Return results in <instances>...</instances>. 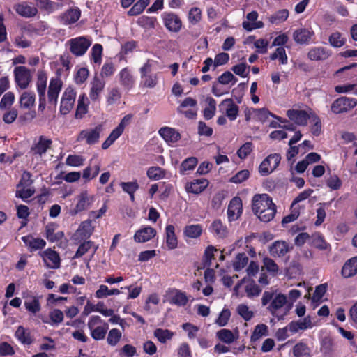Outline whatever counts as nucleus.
<instances>
[{
	"instance_id": "obj_1",
	"label": "nucleus",
	"mask_w": 357,
	"mask_h": 357,
	"mask_svg": "<svg viewBox=\"0 0 357 357\" xmlns=\"http://www.w3.org/2000/svg\"><path fill=\"white\" fill-rule=\"evenodd\" d=\"M268 303L267 310L278 321L284 320L292 307L291 304H287L286 295L279 293L274 296L273 292L266 291L261 298V304L266 306Z\"/></svg>"
},
{
	"instance_id": "obj_2",
	"label": "nucleus",
	"mask_w": 357,
	"mask_h": 357,
	"mask_svg": "<svg viewBox=\"0 0 357 357\" xmlns=\"http://www.w3.org/2000/svg\"><path fill=\"white\" fill-rule=\"evenodd\" d=\"M252 210L261 221L268 222L275 215L276 206L268 195L257 194L252 197Z\"/></svg>"
},
{
	"instance_id": "obj_3",
	"label": "nucleus",
	"mask_w": 357,
	"mask_h": 357,
	"mask_svg": "<svg viewBox=\"0 0 357 357\" xmlns=\"http://www.w3.org/2000/svg\"><path fill=\"white\" fill-rule=\"evenodd\" d=\"M61 69L56 70V76L50 79L46 100V95H38L39 105L38 110L43 111L47 105L49 107L56 108L58 102V98L63 87V81L61 79Z\"/></svg>"
},
{
	"instance_id": "obj_4",
	"label": "nucleus",
	"mask_w": 357,
	"mask_h": 357,
	"mask_svg": "<svg viewBox=\"0 0 357 357\" xmlns=\"http://www.w3.org/2000/svg\"><path fill=\"white\" fill-rule=\"evenodd\" d=\"M87 326L93 339L96 341L105 339L109 326L106 322H104L100 316H91L89 319Z\"/></svg>"
},
{
	"instance_id": "obj_5",
	"label": "nucleus",
	"mask_w": 357,
	"mask_h": 357,
	"mask_svg": "<svg viewBox=\"0 0 357 357\" xmlns=\"http://www.w3.org/2000/svg\"><path fill=\"white\" fill-rule=\"evenodd\" d=\"M102 130L103 126L102 124H98L93 128L82 130L78 134L77 141H85L88 145L96 144L98 142Z\"/></svg>"
},
{
	"instance_id": "obj_6",
	"label": "nucleus",
	"mask_w": 357,
	"mask_h": 357,
	"mask_svg": "<svg viewBox=\"0 0 357 357\" xmlns=\"http://www.w3.org/2000/svg\"><path fill=\"white\" fill-rule=\"evenodd\" d=\"M77 93L75 89L69 86L63 91L60 102V113L66 115L72 110L76 99Z\"/></svg>"
},
{
	"instance_id": "obj_7",
	"label": "nucleus",
	"mask_w": 357,
	"mask_h": 357,
	"mask_svg": "<svg viewBox=\"0 0 357 357\" xmlns=\"http://www.w3.org/2000/svg\"><path fill=\"white\" fill-rule=\"evenodd\" d=\"M165 27L170 32L178 33L182 28V20L176 13L171 11H165L161 14Z\"/></svg>"
},
{
	"instance_id": "obj_8",
	"label": "nucleus",
	"mask_w": 357,
	"mask_h": 357,
	"mask_svg": "<svg viewBox=\"0 0 357 357\" xmlns=\"http://www.w3.org/2000/svg\"><path fill=\"white\" fill-rule=\"evenodd\" d=\"M357 105V100L354 98L342 96L337 98L331 106V111L335 114L347 112Z\"/></svg>"
},
{
	"instance_id": "obj_9",
	"label": "nucleus",
	"mask_w": 357,
	"mask_h": 357,
	"mask_svg": "<svg viewBox=\"0 0 357 357\" xmlns=\"http://www.w3.org/2000/svg\"><path fill=\"white\" fill-rule=\"evenodd\" d=\"M14 79L15 84L21 89H26L31 82V71L26 66H20L14 68Z\"/></svg>"
},
{
	"instance_id": "obj_10",
	"label": "nucleus",
	"mask_w": 357,
	"mask_h": 357,
	"mask_svg": "<svg viewBox=\"0 0 357 357\" xmlns=\"http://www.w3.org/2000/svg\"><path fill=\"white\" fill-rule=\"evenodd\" d=\"M280 160L281 156L279 153L270 154L259 165V174L261 176L270 174L278 167Z\"/></svg>"
},
{
	"instance_id": "obj_11",
	"label": "nucleus",
	"mask_w": 357,
	"mask_h": 357,
	"mask_svg": "<svg viewBox=\"0 0 357 357\" xmlns=\"http://www.w3.org/2000/svg\"><path fill=\"white\" fill-rule=\"evenodd\" d=\"M70 50L74 55L80 56L84 55L91 45L90 40L85 37H77L70 40Z\"/></svg>"
},
{
	"instance_id": "obj_12",
	"label": "nucleus",
	"mask_w": 357,
	"mask_h": 357,
	"mask_svg": "<svg viewBox=\"0 0 357 357\" xmlns=\"http://www.w3.org/2000/svg\"><path fill=\"white\" fill-rule=\"evenodd\" d=\"M52 140L45 136L40 135L37 142H34L31 146L30 153L33 155L42 156L51 148Z\"/></svg>"
},
{
	"instance_id": "obj_13",
	"label": "nucleus",
	"mask_w": 357,
	"mask_h": 357,
	"mask_svg": "<svg viewBox=\"0 0 357 357\" xmlns=\"http://www.w3.org/2000/svg\"><path fill=\"white\" fill-rule=\"evenodd\" d=\"M293 249V246L289 245L284 241H275L268 248V251L271 257L274 258H281L284 257Z\"/></svg>"
},
{
	"instance_id": "obj_14",
	"label": "nucleus",
	"mask_w": 357,
	"mask_h": 357,
	"mask_svg": "<svg viewBox=\"0 0 357 357\" xmlns=\"http://www.w3.org/2000/svg\"><path fill=\"white\" fill-rule=\"evenodd\" d=\"M243 213L242 200L239 197H234L230 201L227 208V217L229 222L238 220Z\"/></svg>"
},
{
	"instance_id": "obj_15",
	"label": "nucleus",
	"mask_w": 357,
	"mask_h": 357,
	"mask_svg": "<svg viewBox=\"0 0 357 357\" xmlns=\"http://www.w3.org/2000/svg\"><path fill=\"white\" fill-rule=\"evenodd\" d=\"M15 12L20 16L25 18H31L37 15L38 10L37 7L32 3L22 1L14 6Z\"/></svg>"
},
{
	"instance_id": "obj_16",
	"label": "nucleus",
	"mask_w": 357,
	"mask_h": 357,
	"mask_svg": "<svg viewBox=\"0 0 357 357\" xmlns=\"http://www.w3.org/2000/svg\"><path fill=\"white\" fill-rule=\"evenodd\" d=\"M46 267L50 268H59L61 265V259L59 253L51 248H47L41 254Z\"/></svg>"
},
{
	"instance_id": "obj_17",
	"label": "nucleus",
	"mask_w": 357,
	"mask_h": 357,
	"mask_svg": "<svg viewBox=\"0 0 357 357\" xmlns=\"http://www.w3.org/2000/svg\"><path fill=\"white\" fill-rule=\"evenodd\" d=\"M225 107L226 116L231 121L236 119L238 112L239 107L234 103L231 98H226L223 100L219 105L220 110Z\"/></svg>"
},
{
	"instance_id": "obj_18",
	"label": "nucleus",
	"mask_w": 357,
	"mask_h": 357,
	"mask_svg": "<svg viewBox=\"0 0 357 357\" xmlns=\"http://www.w3.org/2000/svg\"><path fill=\"white\" fill-rule=\"evenodd\" d=\"M77 202L75 207L70 210L69 213L71 215L77 214L86 210L91 204L92 198H90L87 191L82 192L77 197Z\"/></svg>"
},
{
	"instance_id": "obj_19",
	"label": "nucleus",
	"mask_w": 357,
	"mask_h": 357,
	"mask_svg": "<svg viewBox=\"0 0 357 357\" xmlns=\"http://www.w3.org/2000/svg\"><path fill=\"white\" fill-rule=\"evenodd\" d=\"M287 116L291 120L294 121L296 125L306 126L308 119H310L311 113L308 114L305 110L289 109L287 112Z\"/></svg>"
},
{
	"instance_id": "obj_20",
	"label": "nucleus",
	"mask_w": 357,
	"mask_h": 357,
	"mask_svg": "<svg viewBox=\"0 0 357 357\" xmlns=\"http://www.w3.org/2000/svg\"><path fill=\"white\" fill-rule=\"evenodd\" d=\"M209 182L206 178H197L192 181L187 182L185 185V190L188 193L200 194L208 186Z\"/></svg>"
},
{
	"instance_id": "obj_21",
	"label": "nucleus",
	"mask_w": 357,
	"mask_h": 357,
	"mask_svg": "<svg viewBox=\"0 0 357 357\" xmlns=\"http://www.w3.org/2000/svg\"><path fill=\"white\" fill-rule=\"evenodd\" d=\"M118 75L120 84L124 89L130 91L134 87L135 79L128 67L123 68Z\"/></svg>"
},
{
	"instance_id": "obj_22",
	"label": "nucleus",
	"mask_w": 357,
	"mask_h": 357,
	"mask_svg": "<svg viewBox=\"0 0 357 357\" xmlns=\"http://www.w3.org/2000/svg\"><path fill=\"white\" fill-rule=\"evenodd\" d=\"M167 295L169 296L168 301L171 304L178 306H185L188 302V298L185 293L179 289H169Z\"/></svg>"
},
{
	"instance_id": "obj_23",
	"label": "nucleus",
	"mask_w": 357,
	"mask_h": 357,
	"mask_svg": "<svg viewBox=\"0 0 357 357\" xmlns=\"http://www.w3.org/2000/svg\"><path fill=\"white\" fill-rule=\"evenodd\" d=\"M331 55V51L326 47L319 46L311 48L307 53V58L311 61H324Z\"/></svg>"
},
{
	"instance_id": "obj_24",
	"label": "nucleus",
	"mask_w": 357,
	"mask_h": 357,
	"mask_svg": "<svg viewBox=\"0 0 357 357\" xmlns=\"http://www.w3.org/2000/svg\"><path fill=\"white\" fill-rule=\"evenodd\" d=\"M93 227L91 225V221L90 220L83 221L75 234L74 238L75 241L81 242L82 240L89 238L93 234Z\"/></svg>"
},
{
	"instance_id": "obj_25",
	"label": "nucleus",
	"mask_w": 357,
	"mask_h": 357,
	"mask_svg": "<svg viewBox=\"0 0 357 357\" xmlns=\"http://www.w3.org/2000/svg\"><path fill=\"white\" fill-rule=\"evenodd\" d=\"M105 86V82L97 75H95L91 82V89L89 97L92 101H96L99 99L100 94L103 91Z\"/></svg>"
},
{
	"instance_id": "obj_26",
	"label": "nucleus",
	"mask_w": 357,
	"mask_h": 357,
	"mask_svg": "<svg viewBox=\"0 0 357 357\" xmlns=\"http://www.w3.org/2000/svg\"><path fill=\"white\" fill-rule=\"evenodd\" d=\"M156 235V230L150 227L146 226L137 230L134 235V240L137 243H145L152 239Z\"/></svg>"
},
{
	"instance_id": "obj_27",
	"label": "nucleus",
	"mask_w": 357,
	"mask_h": 357,
	"mask_svg": "<svg viewBox=\"0 0 357 357\" xmlns=\"http://www.w3.org/2000/svg\"><path fill=\"white\" fill-rule=\"evenodd\" d=\"M314 31L305 28L296 29L293 34L295 42L298 44H309L312 37L314 36Z\"/></svg>"
},
{
	"instance_id": "obj_28",
	"label": "nucleus",
	"mask_w": 357,
	"mask_h": 357,
	"mask_svg": "<svg viewBox=\"0 0 357 357\" xmlns=\"http://www.w3.org/2000/svg\"><path fill=\"white\" fill-rule=\"evenodd\" d=\"M15 337L18 341L24 345H30L34 341V338L31 335L30 330L25 328L22 326H19L17 327L15 333Z\"/></svg>"
},
{
	"instance_id": "obj_29",
	"label": "nucleus",
	"mask_w": 357,
	"mask_h": 357,
	"mask_svg": "<svg viewBox=\"0 0 357 357\" xmlns=\"http://www.w3.org/2000/svg\"><path fill=\"white\" fill-rule=\"evenodd\" d=\"M342 277L349 278L357 274V256L348 259L341 271Z\"/></svg>"
},
{
	"instance_id": "obj_30",
	"label": "nucleus",
	"mask_w": 357,
	"mask_h": 357,
	"mask_svg": "<svg viewBox=\"0 0 357 357\" xmlns=\"http://www.w3.org/2000/svg\"><path fill=\"white\" fill-rule=\"evenodd\" d=\"M159 134L167 142L175 143L181 139L180 133L172 128H161L159 130Z\"/></svg>"
},
{
	"instance_id": "obj_31",
	"label": "nucleus",
	"mask_w": 357,
	"mask_h": 357,
	"mask_svg": "<svg viewBox=\"0 0 357 357\" xmlns=\"http://www.w3.org/2000/svg\"><path fill=\"white\" fill-rule=\"evenodd\" d=\"M36 95L33 91H24L19 99L21 109H30L35 105Z\"/></svg>"
},
{
	"instance_id": "obj_32",
	"label": "nucleus",
	"mask_w": 357,
	"mask_h": 357,
	"mask_svg": "<svg viewBox=\"0 0 357 357\" xmlns=\"http://www.w3.org/2000/svg\"><path fill=\"white\" fill-rule=\"evenodd\" d=\"M210 231L217 238H224L227 236L228 230L219 219L215 220L209 227Z\"/></svg>"
},
{
	"instance_id": "obj_33",
	"label": "nucleus",
	"mask_w": 357,
	"mask_h": 357,
	"mask_svg": "<svg viewBox=\"0 0 357 357\" xmlns=\"http://www.w3.org/2000/svg\"><path fill=\"white\" fill-rule=\"evenodd\" d=\"M165 242L169 250L175 249L178 245V238L175 234V227L172 225H167L165 227Z\"/></svg>"
},
{
	"instance_id": "obj_34",
	"label": "nucleus",
	"mask_w": 357,
	"mask_h": 357,
	"mask_svg": "<svg viewBox=\"0 0 357 357\" xmlns=\"http://www.w3.org/2000/svg\"><path fill=\"white\" fill-rule=\"evenodd\" d=\"M89 100L84 93L79 96L77 106L75 114V119H81L88 112Z\"/></svg>"
},
{
	"instance_id": "obj_35",
	"label": "nucleus",
	"mask_w": 357,
	"mask_h": 357,
	"mask_svg": "<svg viewBox=\"0 0 357 357\" xmlns=\"http://www.w3.org/2000/svg\"><path fill=\"white\" fill-rule=\"evenodd\" d=\"M22 241L29 247L31 251L38 250L44 248L46 242L40 238H33L31 236H26L22 237Z\"/></svg>"
},
{
	"instance_id": "obj_36",
	"label": "nucleus",
	"mask_w": 357,
	"mask_h": 357,
	"mask_svg": "<svg viewBox=\"0 0 357 357\" xmlns=\"http://www.w3.org/2000/svg\"><path fill=\"white\" fill-rule=\"evenodd\" d=\"M56 225L54 223H50L45 227V238L50 242L54 243L59 242L64 237L63 231H55Z\"/></svg>"
},
{
	"instance_id": "obj_37",
	"label": "nucleus",
	"mask_w": 357,
	"mask_h": 357,
	"mask_svg": "<svg viewBox=\"0 0 357 357\" xmlns=\"http://www.w3.org/2000/svg\"><path fill=\"white\" fill-rule=\"evenodd\" d=\"M47 75L44 70H39L37 73L36 90L38 95H46Z\"/></svg>"
},
{
	"instance_id": "obj_38",
	"label": "nucleus",
	"mask_w": 357,
	"mask_h": 357,
	"mask_svg": "<svg viewBox=\"0 0 357 357\" xmlns=\"http://www.w3.org/2000/svg\"><path fill=\"white\" fill-rule=\"evenodd\" d=\"M311 326L312 322L310 317H305L303 320L293 321L287 325L289 330L292 333H297L299 330H305Z\"/></svg>"
},
{
	"instance_id": "obj_39",
	"label": "nucleus",
	"mask_w": 357,
	"mask_h": 357,
	"mask_svg": "<svg viewBox=\"0 0 357 357\" xmlns=\"http://www.w3.org/2000/svg\"><path fill=\"white\" fill-rule=\"evenodd\" d=\"M81 16V10L79 8H70L65 12L62 20L66 24H72L79 20Z\"/></svg>"
},
{
	"instance_id": "obj_40",
	"label": "nucleus",
	"mask_w": 357,
	"mask_h": 357,
	"mask_svg": "<svg viewBox=\"0 0 357 357\" xmlns=\"http://www.w3.org/2000/svg\"><path fill=\"white\" fill-rule=\"evenodd\" d=\"M203 227L200 224L186 225L183 229V236L189 238H198L201 236Z\"/></svg>"
},
{
	"instance_id": "obj_41",
	"label": "nucleus",
	"mask_w": 357,
	"mask_h": 357,
	"mask_svg": "<svg viewBox=\"0 0 357 357\" xmlns=\"http://www.w3.org/2000/svg\"><path fill=\"white\" fill-rule=\"evenodd\" d=\"M198 164V159L196 157H188L182 161L179 167V174L185 175L188 172L193 170Z\"/></svg>"
},
{
	"instance_id": "obj_42",
	"label": "nucleus",
	"mask_w": 357,
	"mask_h": 357,
	"mask_svg": "<svg viewBox=\"0 0 357 357\" xmlns=\"http://www.w3.org/2000/svg\"><path fill=\"white\" fill-rule=\"evenodd\" d=\"M137 24L145 30L154 29L157 24L155 17L142 15L137 19Z\"/></svg>"
},
{
	"instance_id": "obj_43",
	"label": "nucleus",
	"mask_w": 357,
	"mask_h": 357,
	"mask_svg": "<svg viewBox=\"0 0 357 357\" xmlns=\"http://www.w3.org/2000/svg\"><path fill=\"white\" fill-rule=\"evenodd\" d=\"M146 175L150 180L158 181L166 177V170L158 166H152L148 168Z\"/></svg>"
},
{
	"instance_id": "obj_44",
	"label": "nucleus",
	"mask_w": 357,
	"mask_h": 357,
	"mask_svg": "<svg viewBox=\"0 0 357 357\" xmlns=\"http://www.w3.org/2000/svg\"><path fill=\"white\" fill-rule=\"evenodd\" d=\"M262 262V270L265 269L273 277L278 275L279 272V266L273 259L268 257H264Z\"/></svg>"
},
{
	"instance_id": "obj_45",
	"label": "nucleus",
	"mask_w": 357,
	"mask_h": 357,
	"mask_svg": "<svg viewBox=\"0 0 357 357\" xmlns=\"http://www.w3.org/2000/svg\"><path fill=\"white\" fill-rule=\"evenodd\" d=\"M294 357H311L310 349L307 344L300 342L293 347Z\"/></svg>"
},
{
	"instance_id": "obj_46",
	"label": "nucleus",
	"mask_w": 357,
	"mask_h": 357,
	"mask_svg": "<svg viewBox=\"0 0 357 357\" xmlns=\"http://www.w3.org/2000/svg\"><path fill=\"white\" fill-rule=\"evenodd\" d=\"M310 245L320 250H326L329 246L324 236L320 234H314L310 236Z\"/></svg>"
},
{
	"instance_id": "obj_47",
	"label": "nucleus",
	"mask_w": 357,
	"mask_h": 357,
	"mask_svg": "<svg viewBox=\"0 0 357 357\" xmlns=\"http://www.w3.org/2000/svg\"><path fill=\"white\" fill-rule=\"evenodd\" d=\"M206 102H207L208 106L204 108L203 111V116L206 120H210L215 114L216 101L212 97H207Z\"/></svg>"
},
{
	"instance_id": "obj_48",
	"label": "nucleus",
	"mask_w": 357,
	"mask_h": 357,
	"mask_svg": "<svg viewBox=\"0 0 357 357\" xmlns=\"http://www.w3.org/2000/svg\"><path fill=\"white\" fill-rule=\"evenodd\" d=\"M258 119L261 122H265L269 116L277 119L280 122L287 121V119L278 116L273 113L271 112L266 108H260L255 110Z\"/></svg>"
},
{
	"instance_id": "obj_49",
	"label": "nucleus",
	"mask_w": 357,
	"mask_h": 357,
	"mask_svg": "<svg viewBox=\"0 0 357 357\" xmlns=\"http://www.w3.org/2000/svg\"><path fill=\"white\" fill-rule=\"evenodd\" d=\"M202 18V10L198 7H192L188 14V20L192 25L199 23Z\"/></svg>"
},
{
	"instance_id": "obj_50",
	"label": "nucleus",
	"mask_w": 357,
	"mask_h": 357,
	"mask_svg": "<svg viewBox=\"0 0 357 357\" xmlns=\"http://www.w3.org/2000/svg\"><path fill=\"white\" fill-rule=\"evenodd\" d=\"M37 6L43 10L49 13H53L59 7V4L50 0H35Z\"/></svg>"
},
{
	"instance_id": "obj_51",
	"label": "nucleus",
	"mask_w": 357,
	"mask_h": 357,
	"mask_svg": "<svg viewBox=\"0 0 357 357\" xmlns=\"http://www.w3.org/2000/svg\"><path fill=\"white\" fill-rule=\"evenodd\" d=\"M83 242L79 245L73 259H78L84 255L90 249L95 246L94 242L92 241L82 240Z\"/></svg>"
},
{
	"instance_id": "obj_52",
	"label": "nucleus",
	"mask_w": 357,
	"mask_h": 357,
	"mask_svg": "<svg viewBox=\"0 0 357 357\" xmlns=\"http://www.w3.org/2000/svg\"><path fill=\"white\" fill-rule=\"evenodd\" d=\"M153 335L160 342L165 343L173 337L174 333L168 329L156 328L153 332Z\"/></svg>"
},
{
	"instance_id": "obj_53",
	"label": "nucleus",
	"mask_w": 357,
	"mask_h": 357,
	"mask_svg": "<svg viewBox=\"0 0 357 357\" xmlns=\"http://www.w3.org/2000/svg\"><path fill=\"white\" fill-rule=\"evenodd\" d=\"M268 335V326L266 324H257L251 335L250 340L252 342L257 341L262 336Z\"/></svg>"
},
{
	"instance_id": "obj_54",
	"label": "nucleus",
	"mask_w": 357,
	"mask_h": 357,
	"mask_svg": "<svg viewBox=\"0 0 357 357\" xmlns=\"http://www.w3.org/2000/svg\"><path fill=\"white\" fill-rule=\"evenodd\" d=\"M218 338L226 344H231L235 341L236 337L229 329L223 328L217 332Z\"/></svg>"
},
{
	"instance_id": "obj_55",
	"label": "nucleus",
	"mask_w": 357,
	"mask_h": 357,
	"mask_svg": "<svg viewBox=\"0 0 357 357\" xmlns=\"http://www.w3.org/2000/svg\"><path fill=\"white\" fill-rule=\"evenodd\" d=\"M248 263V257L245 252L238 253L236 255L235 261L233 263V268L236 271H240Z\"/></svg>"
},
{
	"instance_id": "obj_56",
	"label": "nucleus",
	"mask_w": 357,
	"mask_h": 357,
	"mask_svg": "<svg viewBox=\"0 0 357 357\" xmlns=\"http://www.w3.org/2000/svg\"><path fill=\"white\" fill-rule=\"evenodd\" d=\"M329 43L334 47H341L346 43V38H344L340 32L336 31L329 36Z\"/></svg>"
},
{
	"instance_id": "obj_57",
	"label": "nucleus",
	"mask_w": 357,
	"mask_h": 357,
	"mask_svg": "<svg viewBox=\"0 0 357 357\" xmlns=\"http://www.w3.org/2000/svg\"><path fill=\"white\" fill-rule=\"evenodd\" d=\"M312 123L310 130L313 135L319 136L321 131V122L320 118L314 112H311L310 119Z\"/></svg>"
},
{
	"instance_id": "obj_58",
	"label": "nucleus",
	"mask_w": 357,
	"mask_h": 357,
	"mask_svg": "<svg viewBox=\"0 0 357 357\" xmlns=\"http://www.w3.org/2000/svg\"><path fill=\"white\" fill-rule=\"evenodd\" d=\"M15 102V94L12 91L6 93L0 101V109L4 110L10 108Z\"/></svg>"
},
{
	"instance_id": "obj_59",
	"label": "nucleus",
	"mask_w": 357,
	"mask_h": 357,
	"mask_svg": "<svg viewBox=\"0 0 357 357\" xmlns=\"http://www.w3.org/2000/svg\"><path fill=\"white\" fill-rule=\"evenodd\" d=\"M141 86L146 88H154L158 84V76L156 74L146 75L141 78Z\"/></svg>"
},
{
	"instance_id": "obj_60",
	"label": "nucleus",
	"mask_w": 357,
	"mask_h": 357,
	"mask_svg": "<svg viewBox=\"0 0 357 357\" xmlns=\"http://www.w3.org/2000/svg\"><path fill=\"white\" fill-rule=\"evenodd\" d=\"M121 336L122 333L118 328H112L109 331L107 343L111 346H115L120 341Z\"/></svg>"
},
{
	"instance_id": "obj_61",
	"label": "nucleus",
	"mask_w": 357,
	"mask_h": 357,
	"mask_svg": "<svg viewBox=\"0 0 357 357\" xmlns=\"http://www.w3.org/2000/svg\"><path fill=\"white\" fill-rule=\"evenodd\" d=\"M24 306L26 310L33 314H36L41 310L40 303L36 297H33L31 301H26Z\"/></svg>"
},
{
	"instance_id": "obj_62",
	"label": "nucleus",
	"mask_w": 357,
	"mask_h": 357,
	"mask_svg": "<svg viewBox=\"0 0 357 357\" xmlns=\"http://www.w3.org/2000/svg\"><path fill=\"white\" fill-rule=\"evenodd\" d=\"M103 47L101 44L96 43L91 50V60L93 61L95 63H100L102 60Z\"/></svg>"
},
{
	"instance_id": "obj_63",
	"label": "nucleus",
	"mask_w": 357,
	"mask_h": 357,
	"mask_svg": "<svg viewBox=\"0 0 357 357\" xmlns=\"http://www.w3.org/2000/svg\"><path fill=\"white\" fill-rule=\"evenodd\" d=\"M321 351L324 355H329L333 350V341L331 337H325L321 342Z\"/></svg>"
},
{
	"instance_id": "obj_64",
	"label": "nucleus",
	"mask_w": 357,
	"mask_h": 357,
	"mask_svg": "<svg viewBox=\"0 0 357 357\" xmlns=\"http://www.w3.org/2000/svg\"><path fill=\"white\" fill-rule=\"evenodd\" d=\"M253 144L250 142L243 144L237 151V155L241 159H245L252 151Z\"/></svg>"
}]
</instances>
